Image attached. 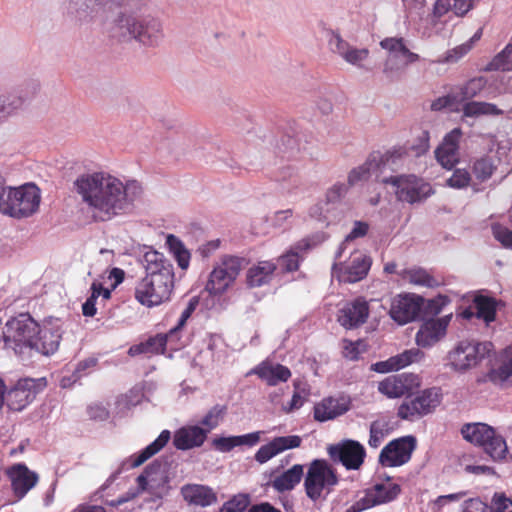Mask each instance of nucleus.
<instances>
[{
  "label": "nucleus",
  "instance_id": "nucleus-1",
  "mask_svg": "<svg viewBox=\"0 0 512 512\" xmlns=\"http://www.w3.org/2000/svg\"><path fill=\"white\" fill-rule=\"evenodd\" d=\"M74 189L97 222H107L129 214L134 201L142 194V187L136 180L126 183L106 173L82 174L74 181Z\"/></svg>",
  "mask_w": 512,
  "mask_h": 512
},
{
  "label": "nucleus",
  "instance_id": "nucleus-2",
  "mask_svg": "<svg viewBox=\"0 0 512 512\" xmlns=\"http://www.w3.org/2000/svg\"><path fill=\"white\" fill-rule=\"evenodd\" d=\"M62 338L58 325H41L28 312L10 317L2 328L3 349L19 359L26 360L33 353L49 356L54 354Z\"/></svg>",
  "mask_w": 512,
  "mask_h": 512
},
{
  "label": "nucleus",
  "instance_id": "nucleus-3",
  "mask_svg": "<svg viewBox=\"0 0 512 512\" xmlns=\"http://www.w3.org/2000/svg\"><path fill=\"white\" fill-rule=\"evenodd\" d=\"M122 8L109 29V36L117 42L135 40L146 46H156L163 38L159 19L144 14L147 0H114Z\"/></svg>",
  "mask_w": 512,
  "mask_h": 512
},
{
  "label": "nucleus",
  "instance_id": "nucleus-4",
  "mask_svg": "<svg viewBox=\"0 0 512 512\" xmlns=\"http://www.w3.org/2000/svg\"><path fill=\"white\" fill-rule=\"evenodd\" d=\"M146 275L135 287V299L146 307L170 300L174 288V267L162 253L148 248L141 259Z\"/></svg>",
  "mask_w": 512,
  "mask_h": 512
},
{
  "label": "nucleus",
  "instance_id": "nucleus-5",
  "mask_svg": "<svg viewBox=\"0 0 512 512\" xmlns=\"http://www.w3.org/2000/svg\"><path fill=\"white\" fill-rule=\"evenodd\" d=\"M46 384L45 378H21L8 388L0 377V411L4 406L13 412L24 410Z\"/></svg>",
  "mask_w": 512,
  "mask_h": 512
},
{
  "label": "nucleus",
  "instance_id": "nucleus-6",
  "mask_svg": "<svg viewBox=\"0 0 512 512\" xmlns=\"http://www.w3.org/2000/svg\"><path fill=\"white\" fill-rule=\"evenodd\" d=\"M40 200V190L33 183H27L18 188L7 186L1 213L17 219L26 218L38 210Z\"/></svg>",
  "mask_w": 512,
  "mask_h": 512
},
{
  "label": "nucleus",
  "instance_id": "nucleus-7",
  "mask_svg": "<svg viewBox=\"0 0 512 512\" xmlns=\"http://www.w3.org/2000/svg\"><path fill=\"white\" fill-rule=\"evenodd\" d=\"M339 483L336 470L325 459H314L307 470L304 488L307 497L316 502L326 499Z\"/></svg>",
  "mask_w": 512,
  "mask_h": 512
},
{
  "label": "nucleus",
  "instance_id": "nucleus-8",
  "mask_svg": "<svg viewBox=\"0 0 512 512\" xmlns=\"http://www.w3.org/2000/svg\"><path fill=\"white\" fill-rule=\"evenodd\" d=\"M463 438L483 448L494 461L506 458L508 447L505 439L497 434L493 427L485 423H467L461 428Z\"/></svg>",
  "mask_w": 512,
  "mask_h": 512
},
{
  "label": "nucleus",
  "instance_id": "nucleus-9",
  "mask_svg": "<svg viewBox=\"0 0 512 512\" xmlns=\"http://www.w3.org/2000/svg\"><path fill=\"white\" fill-rule=\"evenodd\" d=\"M384 185H390L399 201L409 204L420 203L433 194L429 183L414 174H391L390 177L380 178Z\"/></svg>",
  "mask_w": 512,
  "mask_h": 512
},
{
  "label": "nucleus",
  "instance_id": "nucleus-10",
  "mask_svg": "<svg viewBox=\"0 0 512 512\" xmlns=\"http://www.w3.org/2000/svg\"><path fill=\"white\" fill-rule=\"evenodd\" d=\"M382 49L388 52V58L383 65L384 75L390 79L395 80L398 78L402 65L397 60L403 61V66H407L419 61L420 56L412 52L408 47V41L403 37H386L380 41Z\"/></svg>",
  "mask_w": 512,
  "mask_h": 512
},
{
  "label": "nucleus",
  "instance_id": "nucleus-11",
  "mask_svg": "<svg viewBox=\"0 0 512 512\" xmlns=\"http://www.w3.org/2000/svg\"><path fill=\"white\" fill-rule=\"evenodd\" d=\"M169 466V456H162L147 465L136 479L139 492L149 491L162 498L168 492Z\"/></svg>",
  "mask_w": 512,
  "mask_h": 512
},
{
  "label": "nucleus",
  "instance_id": "nucleus-12",
  "mask_svg": "<svg viewBox=\"0 0 512 512\" xmlns=\"http://www.w3.org/2000/svg\"><path fill=\"white\" fill-rule=\"evenodd\" d=\"M492 347L491 342L460 341L449 352L448 358L454 370L466 371L484 359L490 353Z\"/></svg>",
  "mask_w": 512,
  "mask_h": 512
},
{
  "label": "nucleus",
  "instance_id": "nucleus-13",
  "mask_svg": "<svg viewBox=\"0 0 512 512\" xmlns=\"http://www.w3.org/2000/svg\"><path fill=\"white\" fill-rule=\"evenodd\" d=\"M442 400L439 388L423 390L415 398L405 400L399 407L397 415L404 420H414L433 412Z\"/></svg>",
  "mask_w": 512,
  "mask_h": 512
},
{
  "label": "nucleus",
  "instance_id": "nucleus-14",
  "mask_svg": "<svg viewBox=\"0 0 512 512\" xmlns=\"http://www.w3.org/2000/svg\"><path fill=\"white\" fill-rule=\"evenodd\" d=\"M327 452L333 462L341 463L347 470H358L366 457L364 446L351 439L329 445Z\"/></svg>",
  "mask_w": 512,
  "mask_h": 512
},
{
  "label": "nucleus",
  "instance_id": "nucleus-15",
  "mask_svg": "<svg viewBox=\"0 0 512 512\" xmlns=\"http://www.w3.org/2000/svg\"><path fill=\"white\" fill-rule=\"evenodd\" d=\"M415 448L416 438L412 435L394 439L383 447L378 461L384 467L402 466L411 459Z\"/></svg>",
  "mask_w": 512,
  "mask_h": 512
},
{
  "label": "nucleus",
  "instance_id": "nucleus-16",
  "mask_svg": "<svg viewBox=\"0 0 512 512\" xmlns=\"http://www.w3.org/2000/svg\"><path fill=\"white\" fill-rule=\"evenodd\" d=\"M371 258L361 251H354L346 265L334 263L332 276L340 282L356 283L364 279L371 267Z\"/></svg>",
  "mask_w": 512,
  "mask_h": 512
},
{
  "label": "nucleus",
  "instance_id": "nucleus-17",
  "mask_svg": "<svg viewBox=\"0 0 512 512\" xmlns=\"http://www.w3.org/2000/svg\"><path fill=\"white\" fill-rule=\"evenodd\" d=\"M424 299L416 295H398L391 303L390 317L400 325L416 320L423 307Z\"/></svg>",
  "mask_w": 512,
  "mask_h": 512
},
{
  "label": "nucleus",
  "instance_id": "nucleus-18",
  "mask_svg": "<svg viewBox=\"0 0 512 512\" xmlns=\"http://www.w3.org/2000/svg\"><path fill=\"white\" fill-rule=\"evenodd\" d=\"M420 385L419 378L413 373L390 375L378 384V391L388 398H400L409 395Z\"/></svg>",
  "mask_w": 512,
  "mask_h": 512
},
{
  "label": "nucleus",
  "instance_id": "nucleus-19",
  "mask_svg": "<svg viewBox=\"0 0 512 512\" xmlns=\"http://www.w3.org/2000/svg\"><path fill=\"white\" fill-rule=\"evenodd\" d=\"M323 241L324 235L318 233L296 242L285 254L279 257L278 264L285 272L298 270L305 255Z\"/></svg>",
  "mask_w": 512,
  "mask_h": 512
},
{
  "label": "nucleus",
  "instance_id": "nucleus-20",
  "mask_svg": "<svg viewBox=\"0 0 512 512\" xmlns=\"http://www.w3.org/2000/svg\"><path fill=\"white\" fill-rule=\"evenodd\" d=\"M462 134L461 128H454L444 136L435 150L437 161L446 169H452L459 161V143Z\"/></svg>",
  "mask_w": 512,
  "mask_h": 512
},
{
  "label": "nucleus",
  "instance_id": "nucleus-21",
  "mask_svg": "<svg viewBox=\"0 0 512 512\" xmlns=\"http://www.w3.org/2000/svg\"><path fill=\"white\" fill-rule=\"evenodd\" d=\"M301 443L302 438L298 435L274 437L256 451L254 459L259 464H265L286 450L300 447Z\"/></svg>",
  "mask_w": 512,
  "mask_h": 512
},
{
  "label": "nucleus",
  "instance_id": "nucleus-22",
  "mask_svg": "<svg viewBox=\"0 0 512 512\" xmlns=\"http://www.w3.org/2000/svg\"><path fill=\"white\" fill-rule=\"evenodd\" d=\"M330 50L340 56L347 63L362 68V62L369 56L367 48H357L343 40L338 33L332 32L328 40Z\"/></svg>",
  "mask_w": 512,
  "mask_h": 512
},
{
  "label": "nucleus",
  "instance_id": "nucleus-23",
  "mask_svg": "<svg viewBox=\"0 0 512 512\" xmlns=\"http://www.w3.org/2000/svg\"><path fill=\"white\" fill-rule=\"evenodd\" d=\"M369 316L368 302L357 298L347 302L338 311V322L346 329L357 328L364 324Z\"/></svg>",
  "mask_w": 512,
  "mask_h": 512
},
{
  "label": "nucleus",
  "instance_id": "nucleus-24",
  "mask_svg": "<svg viewBox=\"0 0 512 512\" xmlns=\"http://www.w3.org/2000/svg\"><path fill=\"white\" fill-rule=\"evenodd\" d=\"M104 0H62L65 14L75 22H88L102 7Z\"/></svg>",
  "mask_w": 512,
  "mask_h": 512
},
{
  "label": "nucleus",
  "instance_id": "nucleus-25",
  "mask_svg": "<svg viewBox=\"0 0 512 512\" xmlns=\"http://www.w3.org/2000/svg\"><path fill=\"white\" fill-rule=\"evenodd\" d=\"M451 314L438 319L427 320L416 334V343L420 347H431L446 333Z\"/></svg>",
  "mask_w": 512,
  "mask_h": 512
},
{
  "label": "nucleus",
  "instance_id": "nucleus-26",
  "mask_svg": "<svg viewBox=\"0 0 512 512\" xmlns=\"http://www.w3.org/2000/svg\"><path fill=\"white\" fill-rule=\"evenodd\" d=\"M207 436V431L198 425L184 426L174 432L173 445L182 451L198 448L204 444Z\"/></svg>",
  "mask_w": 512,
  "mask_h": 512
},
{
  "label": "nucleus",
  "instance_id": "nucleus-27",
  "mask_svg": "<svg viewBox=\"0 0 512 512\" xmlns=\"http://www.w3.org/2000/svg\"><path fill=\"white\" fill-rule=\"evenodd\" d=\"M11 486L14 494L23 498L38 482V474L28 469L25 464H16L10 471Z\"/></svg>",
  "mask_w": 512,
  "mask_h": 512
},
{
  "label": "nucleus",
  "instance_id": "nucleus-28",
  "mask_svg": "<svg viewBox=\"0 0 512 512\" xmlns=\"http://www.w3.org/2000/svg\"><path fill=\"white\" fill-rule=\"evenodd\" d=\"M350 409V401L345 398H324L314 406V419L325 422L345 414Z\"/></svg>",
  "mask_w": 512,
  "mask_h": 512
},
{
  "label": "nucleus",
  "instance_id": "nucleus-29",
  "mask_svg": "<svg viewBox=\"0 0 512 512\" xmlns=\"http://www.w3.org/2000/svg\"><path fill=\"white\" fill-rule=\"evenodd\" d=\"M171 438L169 430H163L159 436L148 446L140 450L139 452L131 455L127 460L122 463V467L127 466L128 468H136L145 463L148 459L156 455L162 450Z\"/></svg>",
  "mask_w": 512,
  "mask_h": 512
},
{
  "label": "nucleus",
  "instance_id": "nucleus-30",
  "mask_svg": "<svg viewBox=\"0 0 512 512\" xmlns=\"http://www.w3.org/2000/svg\"><path fill=\"white\" fill-rule=\"evenodd\" d=\"M373 153H377L380 156V161L377 162L376 166V170L378 171V174H376V181L379 183H381L380 178L391 176L386 175L388 171L395 173L401 170L404 166L406 152L403 148L393 149L384 154L379 151H374Z\"/></svg>",
  "mask_w": 512,
  "mask_h": 512
},
{
  "label": "nucleus",
  "instance_id": "nucleus-31",
  "mask_svg": "<svg viewBox=\"0 0 512 512\" xmlns=\"http://www.w3.org/2000/svg\"><path fill=\"white\" fill-rule=\"evenodd\" d=\"M181 494L191 505L207 507L217 501V495L212 488L200 484H186L181 488Z\"/></svg>",
  "mask_w": 512,
  "mask_h": 512
},
{
  "label": "nucleus",
  "instance_id": "nucleus-32",
  "mask_svg": "<svg viewBox=\"0 0 512 512\" xmlns=\"http://www.w3.org/2000/svg\"><path fill=\"white\" fill-rule=\"evenodd\" d=\"M29 92L23 89L15 92L8 93L0 96V120L10 116L17 109H19L23 103L33 96L39 89V85L32 82L30 85Z\"/></svg>",
  "mask_w": 512,
  "mask_h": 512
},
{
  "label": "nucleus",
  "instance_id": "nucleus-33",
  "mask_svg": "<svg viewBox=\"0 0 512 512\" xmlns=\"http://www.w3.org/2000/svg\"><path fill=\"white\" fill-rule=\"evenodd\" d=\"M252 373L264 380L269 386H276L281 382H287L291 377V371L288 367L267 361L260 363L253 369Z\"/></svg>",
  "mask_w": 512,
  "mask_h": 512
},
{
  "label": "nucleus",
  "instance_id": "nucleus-34",
  "mask_svg": "<svg viewBox=\"0 0 512 512\" xmlns=\"http://www.w3.org/2000/svg\"><path fill=\"white\" fill-rule=\"evenodd\" d=\"M276 269L277 265L272 261H259L247 270V285L255 288L270 283Z\"/></svg>",
  "mask_w": 512,
  "mask_h": 512
},
{
  "label": "nucleus",
  "instance_id": "nucleus-35",
  "mask_svg": "<svg viewBox=\"0 0 512 512\" xmlns=\"http://www.w3.org/2000/svg\"><path fill=\"white\" fill-rule=\"evenodd\" d=\"M303 475V465L295 464L290 469L275 477L271 482V486L279 493L291 491L300 483Z\"/></svg>",
  "mask_w": 512,
  "mask_h": 512
},
{
  "label": "nucleus",
  "instance_id": "nucleus-36",
  "mask_svg": "<svg viewBox=\"0 0 512 512\" xmlns=\"http://www.w3.org/2000/svg\"><path fill=\"white\" fill-rule=\"evenodd\" d=\"M380 161V156L377 153H370L366 161L353 168L348 174V185L354 186L360 182L367 181L371 176L378 174L376 170L377 162Z\"/></svg>",
  "mask_w": 512,
  "mask_h": 512
},
{
  "label": "nucleus",
  "instance_id": "nucleus-37",
  "mask_svg": "<svg viewBox=\"0 0 512 512\" xmlns=\"http://www.w3.org/2000/svg\"><path fill=\"white\" fill-rule=\"evenodd\" d=\"M300 132L297 124L290 126L277 144L278 153L281 156L290 158L300 150Z\"/></svg>",
  "mask_w": 512,
  "mask_h": 512
},
{
  "label": "nucleus",
  "instance_id": "nucleus-38",
  "mask_svg": "<svg viewBox=\"0 0 512 512\" xmlns=\"http://www.w3.org/2000/svg\"><path fill=\"white\" fill-rule=\"evenodd\" d=\"M487 81L483 77L470 79L463 86L452 92L453 100L464 102L477 96L486 86Z\"/></svg>",
  "mask_w": 512,
  "mask_h": 512
},
{
  "label": "nucleus",
  "instance_id": "nucleus-39",
  "mask_svg": "<svg viewBox=\"0 0 512 512\" xmlns=\"http://www.w3.org/2000/svg\"><path fill=\"white\" fill-rule=\"evenodd\" d=\"M228 277L229 275L226 273L222 265H218L210 273L209 280L206 284L207 291L214 295L222 294L228 286L234 282L233 279H229Z\"/></svg>",
  "mask_w": 512,
  "mask_h": 512
},
{
  "label": "nucleus",
  "instance_id": "nucleus-40",
  "mask_svg": "<svg viewBox=\"0 0 512 512\" xmlns=\"http://www.w3.org/2000/svg\"><path fill=\"white\" fill-rule=\"evenodd\" d=\"M166 245L177 261L178 266L182 270H186L189 267L191 255L183 242L177 236L169 234L166 237Z\"/></svg>",
  "mask_w": 512,
  "mask_h": 512
},
{
  "label": "nucleus",
  "instance_id": "nucleus-41",
  "mask_svg": "<svg viewBox=\"0 0 512 512\" xmlns=\"http://www.w3.org/2000/svg\"><path fill=\"white\" fill-rule=\"evenodd\" d=\"M180 337H171L170 330L166 334H157L154 337H150L144 342L148 353H164L166 345L169 343L173 345L174 349H178L184 344L180 342Z\"/></svg>",
  "mask_w": 512,
  "mask_h": 512
},
{
  "label": "nucleus",
  "instance_id": "nucleus-42",
  "mask_svg": "<svg viewBox=\"0 0 512 512\" xmlns=\"http://www.w3.org/2000/svg\"><path fill=\"white\" fill-rule=\"evenodd\" d=\"M390 479L391 478L387 476L386 480L388 483H376L372 486V492L378 501V505L394 501L401 493L400 485L390 483Z\"/></svg>",
  "mask_w": 512,
  "mask_h": 512
},
{
  "label": "nucleus",
  "instance_id": "nucleus-43",
  "mask_svg": "<svg viewBox=\"0 0 512 512\" xmlns=\"http://www.w3.org/2000/svg\"><path fill=\"white\" fill-rule=\"evenodd\" d=\"M475 316L483 319L487 324L495 320L496 301L487 296H476L474 298Z\"/></svg>",
  "mask_w": 512,
  "mask_h": 512
},
{
  "label": "nucleus",
  "instance_id": "nucleus-44",
  "mask_svg": "<svg viewBox=\"0 0 512 512\" xmlns=\"http://www.w3.org/2000/svg\"><path fill=\"white\" fill-rule=\"evenodd\" d=\"M463 113L467 117H474L480 115H502L503 110L499 109L495 104L488 102H467L463 106Z\"/></svg>",
  "mask_w": 512,
  "mask_h": 512
},
{
  "label": "nucleus",
  "instance_id": "nucleus-45",
  "mask_svg": "<svg viewBox=\"0 0 512 512\" xmlns=\"http://www.w3.org/2000/svg\"><path fill=\"white\" fill-rule=\"evenodd\" d=\"M226 414L227 406L222 404H216L207 411L200 421L201 425L204 426L205 431H207V434L219 426Z\"/></svg>",
  "mask_w": 512,
  "mask_h": 512
},
{
  "label": "nucleus",
  "instance_id": "nucleus-46",
  "mask_svg": "<svg viewBox=\"0 0 512 512\" xmlns=\"http://www.w3.org/2000/svg\"><path fill=\"white\" fill-rule=\"evenodd\" d=\"M487 71H511L512 70V42L506 45V47L499 52L494 58L488 63L486 67Z\"/></svg>",
  "mask_w": 512,
  "mask_h": 512
},
{
  "label": "nucleus",
  "instance_id": "nucleus-47",
  "mask_svg": "<svg viewBox=\"0 0 512 512\" xmlns=\"http://www.w3.org/2000/svg\"><path fill=\"white\" fill-rule=\"evenodd\" d=\"M390 433L389 423L385 420H375L371 422L369 428L368 445L371 448H378L384 438Z\"/></svg>",
  "mask_w": 512,
  "mask_h": 512
},
{
  "label": "nucleus",
  "instance_id": "nucleus-48",
  "mask_svg": "<svg viewBox=\"0 0 512 512\" xmlns=\"http://www.w3.org/2000/svg\"><path fill=\"white\" fill-rule=\"evenodd\" d=\"M368 231H369V224L367 222L355 221L351 231L346 235L344 240L339 245V247L335 253V259H340L342 257V254H343L346 246L350 242H352L358 238L365 237L367 235Z\"/></svg>",
  "mask_w": 512,
  "mask_h": 512
},
{
  "label": "nucleus",
  "instance_id": "nucleus-49",
  "mask_svg": "<svg viewBox=\"0 0 512 512\" xmlns=\"http://www.w3.org/2000/svg\"><path fill=\"white\" fill-rule=\"evenodd\" d=\"M423 357V352L418 348L405 350L404 352L390 357V363L393 365L395 371L402 369L413 362L419 361Z\"/></svg>",
  "mask_w": 512,
  "mask_h": 512
},
{
  "label": "nucleus",
  "instance_id": "nucleus-50",
  "mask_svg": "<svg viewBox=\"0 0 512 512\" xmlns=\"http://www.w3.org/2000/svg\"><path fill=\"white\" fill-rule=\"evenodd\" d=\"M222 267L229 275V279L235 280L240 271L248 265V260L244 257L226 255L221 259Z\"/></svg>",
  "mask_w": 512,
  "mask_h": 512
},
{
  "label": "nucleus",
  "instance_id": "nucleus-51",
  "mask_svg": "<svg viewBox=\"0 0 512 512\" xmlns=\"http://www.w3.org/2000/svg\"><path fill=\"white\" fill-rule=\"evenodd\" d=\"M199 304V299L197 297H192L185 309L182 311L177 324L170 329V336L171 337H180L181 338V331L183 327L186 325L187 320L191 317L193 312L195 311L196 307Z\"/></svg>",
  "mask_w": 512,
  "mask_h": 512
},
{
  "label": "nucleus",
  "instance_id": "nucleus-52",
  "mask_svg": "<svg viewBox=\"0 0 512 512\" xmlns=\"http://www.w3.org/2000/svg\"><path fill=\"white\" fill-rule=\"evenodd\" d=\"M407 274L409 281L415 285L429 288L436 287L439 285L438 280H436L424 269H411L408 271Z\"/></svg>",
  "mask_w": 512,
  "mask_h": 512
},
{
  "label": "nucleus",
  "instance_id": "nucleus-53",
  "mask_svg": "<svg viewBox=\"0 0 512 512\" xmlns=\"http://www.w3.org/2000/svg\"><path fill=\"white\" fill-rule=\"evenodd\" d=\"M495 170L493 161L489 157L477 159L473 164V173L479 181L488 180Z\"/></svg>",
  "mask_w": 512,
  "mask_h": 512
},
{
  "label": "nucleus",
  "instance_id": "nucleus-54",
  "mask_svg": "<svg viewBox=\"0 0 512 512\" xmlns=\"http://www.w3.org/2000/svg\"><path fill=\"white\" fill-rule=\"evenodd\" d=\"M144 393L141 388L133 387L126 394L122 395L117 400V405L120 409L129 410L142 402Z\"/></svg>",
  "mask_w": 512,
  "mask_h": 512
},
{
  "label": "nucleus",
  "instance_id": "nucleus-55",
  "mask_svg": "<svg viewBox=\"0 0 512 512\" xmlns=\"http://www.w3.org/2000/svg\"><path fill=\"white\" fill-rule=\"evenodd\" d=\"M492 373L501 381H505L512 376V344L504 350L500 366Z\"/></svg>",
  "mask_w": 512,
  "mask_h": 512
},
{
  "label": "nucleus",
  "instance_id": "nucleus-56",
  "mask_svg": "<svg viewBox=\"0 0 512 512\" xmlns=\"http://www.w3.org/2000/svg\"><path fill=\"white\" fill-rule=\"evenodd\" d=\"M450 303V299L445 295H438L437 297L430 299L423 303L422 309L426 316H436L442 312L444 307Z\"/></svg>",
  "mask_w": 512,
  "mask_h": 512
},
{
  "label": "nucleus",
  "instance_id": "nucleus-57",
  "mask_svg": "<svg viewBox=\"0 0 512 512\" xmlns=\"http://www.w3.org/2000/svg\"><path fill=\"white\" fill-rule=\"evenodd\" d=\"M471 181L470 173L466 169H456L447 179L446 183L449 187L461 189L467 187Z\"/></svg>",
  "mask_w": 512,
  "mask_h": 512
},
{
  "label": "nucleus",
  "instance_id": "nucleus-58",
  "mask_svg": "<svg viewBox=\"0 0 512 512\" xmlns=\"http://www.w3.org/2000/svg\"><path fill=\"white\" fill-rule=\"evenodd\" d=\"M471 50V43H463L455 48L448 50L443 59L437 60L438 63H455Z\"/></svg>",
  "mask_w": 512,
  "mask_h": 512
},
{
  "label": "nucleus",
  "instance_id": "nucleus-59",
  "mask_svg": "<svg viewBox=\"0 0 512 512\" xmlns=\"http://www.w3.org/2000/svg\"><path fill=\"white\" fill-rule=\"evenodd\" d=\"M349 185L345 183H336L328 189L326 200L328 203L340 202L348 193Z\"/></svg>",
  "mask_w": 512,
  "mask_h": 512
},
{
  "label": "nucleus",
  "instance_id": "nucleus-60",
  "mask_svg": "<svg viewBox=\"0 0 512 512\" xmlns=\"http://www.w3.org/2000/svg\"><path fill=\"white\" fill-rule=\"evenodd\" d=\"M492 233L504 247L512 248V231L500 224L492 225Z\"/></svg>",
  "mask_w": 512,
  "mask_h": 512
},
{
  "label": "nucleus",
  "instance_id": "nucleus-61",
  "mask_svg": "<svg viewBox=\"0 0 512 512\" xmlns=\"http://www.w3.org/2000/svg\"><path fill=\"white\" fill-rule=\"evenodd\" d=\"M212 445L216 450L222 453L230 452L235 447H238L236 436L214 438L212 441Z\"/></svg>",
  "mask_w": 512,
  "mask_h": 512
},
{
  "label": "nucleus",
  "instance_id": "nucleus-62",
  "mask_svg": "<svg viewBox=\"0 0 512 512\" xmlns=\"http://www.w3.org/2000/svg\"><path fill=\"white\" fill-rule=\"evenodd\" d=\"M491 512H512V500L504 494H495L490 507Z\"/></svg>",
  "mask_w": 512,
  "mask_h": 512
},
{
  "label": "nucleus",
  "instance_id": "nucleus-63",
  "mask_svg": "<svg viewBox=\"0 0 512 512\" xmlns=\"http://www.w3.org/2000/svg\"><path fill=\"white\" fill-rule=\"evenodd\" d=\"M489 506L479 498H470L462 504V512H487Z\"/></svg>",
  "mask_w": 512,
  "mask_h": 512
},
{
  "label": "nucleus",
  "instance_id": "nucleus-64",
  "mask_svg": "<svg viewBox=\"0 0 512 512\" xmlns=\"http://www.w3.org/2000/svg\"><path fill=\"white\" fill-rule=\"evenodd\" d=\"M246 507L245 499L233 498L225 502L218 512H244Z\"/></svg>",
  "mask_w": 512,
  "mask_h": 512
}]
</instances>
